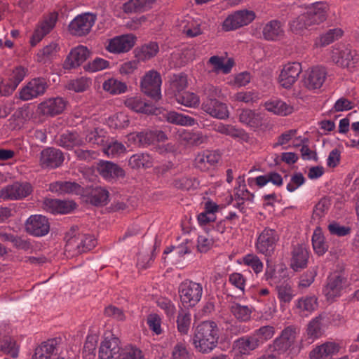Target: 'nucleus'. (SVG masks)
<instances>
[{
    "mask_svg": "<svg viewBox=\"0 0 359 359\" xmlns=\"http://www.w3.org/2000/svg\"><path fill=\"white\" fill-rule=\"evenodd\" d=\"M259 99L258 93L255 91H240L231 97V101L242 102L246 104L256 102Z\"/></svg>",
    "mask_w": 359,
    "mask_h": 359,
    "instance_id": "obj_59",
    "label": "nucleus"
},
{
    "mask_svg": "<svg viewBox=\"0 0 359 359\" xmlns=\"http://www.w3.org/2000/svg\"><path fill=\"white\" fill-rule=\"evenodd\" d=\"M302 72V65L299 62H288L283 67L278 81L283 88L290 89L297 81Z\"/></svg>",
    "mask_w": 359,
    "mask_h": 359,
    "instance_id": "obj_12",
    "label": "nucleus"
},
{
    "mask_svg": "<svg viewBox=\"0 0 359 359\" xmlns=\"http://www.w3.org/2000/svg\"><path fill=\"white\" fill-rule=\"evenodd\" d=\"M106 133L104 130L95 128L87 130L85 133V142L93 145H103L105 142Z\"/></svg>",
    "mask_w": 359,
    "mask_h": 359,
    "instance_id": "obj_50",
    "label": "nucleus"
},
{
    "mask_svg": "<svg viewBox=\"0 0 359 359\" xmlns=\"http://www.w3.org/2000/svg\"><path fill=\"white\" fill-rule=\"evenodd\" d=\"M158 50V45L155 42H151L142 46L139 50H136L135 57L138 60H147L154 57Z\"/></svg>",
    "mask_w": 359,
    "mask_h": 359,
    "instance_id": "obj_48",
    "label": "nucleus"
},
{
    "mask_svg": "<svg viewBox=\"0 0 359 359\" xmlns=\"http://www.w3.org/2000/svg\"><path fill=\"white\" fill-rule=\"evenodd\" d=\"M109 201V192L102 187H97L91 193L90 201L95 205H104Z\"/></svg>",
    "mask_w": 359,
    "mask_h": 359,
    "instance_id": "obj_58",
    "label": "nucleus"
},
{
    "mask_svg": "<svg viewBox=\"0 0 359 359\" xmlns=\"http://www.w3.org/2000/svg\"><path fill=\"white\" fill-rule=\"evenodd\" d=\"M57 339H51L36 348L32 359H65L58 355Z\"/></svg>",
    "mask_w": 359,
    "mask_h": 359,
    "instance_id": "obj_22",
    "label": "nucleus"
},
{
    "mask_svg": "<svg viewBox=\"0 0 359 359\" xmlns=\"http://www.w3.org/2000/svg\"><path fill=\"white\" fill-rule=\"evenodd\" d=\"M97 241L94 236L78 234L67 240L65 250L75 255L91 250L95 247Z\"/></svg>",
    "mask_w": 359,
    "mask_h": 359,
    "instance_id": "obj_5",
    "label": "nucleus"
},
{
    "mask_svg": "<svg viewBox=\"0 0 359 359\" xmlns=\"http://www.w3.org/2000/svg\"><path fill=\"white\" fill-rule=\"evenodd\" d=\"M80 188V185L74 182H55L50 184L49 189L52 192L62 194L77 193Z\"/></svg>",
    "mask_w": 359,
    "mask_h": 359,
    "instance_id": "obj_43",
    "label": "nucleus"
},
{
    "mask_svg": "<svg viewBox=\"0 0 359 359\" xmlns=\"http://www.w3.org/2000/svg\"><path fill=\"white\" fill-rule=\"evenodd\" d=\"M161 83L160 74L154 70H150L141 80L142 91L151 98L159 100L161 98Z\"/></svg>",
    "mask_w": 359,
    "mask_h": 359,
    "instance_id": "obj_9",
    "label": "nucleus"
},
{
    "mask_svg": "<svg viewBox=\"0 0 359 359\" xmlns=\"http://www.w3.org/2000/svg\"><path fill=\"white\" fill-rule=\"evenodd\" d=\"M191 324V314L190 313L182 310L177 316V330L182 334H187L189 330Z\"/></svg>",
    "mask_w": 359,
    "mask_h": 359,
    "instance_id": "obj_62",
    "label": "nucleus"
},
{
    "mask_svg": "<svg viewBox=\"0 0 359 359\" xmlns=\"http://www.w3.org/2000/svg\"><path fill=\"white\" fill-rule=\"evenodd\" d=\"M322 320L323 316L319 315L309 323L306 329V334L308 339H311L310 343H312L323 335Z\"/></svg>",
    "mask_w": 359,
    "mask_h": 359,
    "instance_id": "obj_44",
    "label": "nucleus"
},
{
    "mask_svg": "<svg viewBox=\"0 0 359 359\" xmlns=\"http://www.w3.org/2000/svg\"><path fill=\"white\" fill-rule=\"evenodd\" d=\"M57 144L63 148L72 149L74 147L83 145L84 140L76 132L67 131L60 136Z\"/></svg>",
    "mask_w": 359,
    "mask_h": 359,
    "instance_id": "obj_36",
    "label": "nucleus"
},
{
    "mask_svg": "<svg viewBox=\"0 0 359 359\" xmlns=\"http://www.w3.org/2000/svg\"><path fill=\"white\" fill-rule=\"evenodd\" d=\"M60 50L59 44L52 41L37 51L35 55V60L43 65L50 64L57 57Z\"/></svg>",
    "mask_w": 359,
    "mask_h": 359,
    "instance_id": "obj_28",
    "label": "nucleus"
},
{
    "mask_svg": "<svg viewBox=\"0 0 359 359\" xmlns=\"http://www.w3.org/2000/svg\"><path fill=\"white\" fill-rule=\"evenodd\" d=\"M118 359H144L142 351L134 346H127L123 349Z\"/></svg>",
    "mask_w": 359,
    "mask_h": 359,
    "instance_id": "obj_64",
    "label": "nucleus"
},
{
    "mask_svg": "<svg viewBox=\"0 0 359 359\" xmlns=\"http://www.w3.org/2000/svg\"><path fill=\"white\" fill-rule=\"evenodd\" d=\"M64 160V154L60 149L48 147L41 151L39 164L43 168L54 169L61 166Z\"/></svg>",
    "mask_w": 359,
    "mask_h": 359,
    "instance_id": "obj_14",
    "label": "nucleus"
},
{
    "mask_svg": "<svg viewBox=\"0 0 359 359\" xmlns=\"http://www.w3.org/2000/svg\"><path fill=\"white\" fill-rule=\"evenodd\" d=\"M220 160V155L216 151H205L198 154L195 158V165L201 170H206L215 165Z\"/></svg>",
    "mask_w": 359,
    "mask_h": 359,
    "instance_id": "obj_30",
    "label": "nucleus"
},
{
    "mask_svg": "<svg viewBox=\"0 0 359 359\" xmlns=\"http://www.w3.org/2000/svg\"><path fill=\"white\" fill-rule=\"evenodd\" d=\"M296 306L299 313H311L317 309V298L314 296L301 297L297 300Z\"/></svg>",
    "mask_w": 359,
    "mask_h": 359,
    "instance_id": "obj_49",
    "label": "nucleus"
},
{
    "mask_svg": "<svg viewBox=\"0 0 359 359\" xmlns=\"http://www.w3.org/2000/svg\"><path fill=\"white\" fill-rule=\"evenodd\" d=\"M66 101L60 97L48 99L39 104L38 109L41 114L55 116L61 114L66 107Z\"/></svg>",
    "mask_w": 359,
    "mask_h": 359,
    "instance_id": "obj_26",
    "label": "nucleus"
},
{
    "mask_svg": "<svg viewBox=\"0 0 359 359\" xmlns=\"http://www.w3.org/2000/svg\"><path fill=\"white\" fill-rule=\"evenodd\" d=\"M278 241V236L276 231L266 228L258 236L255 247L258 252L269 257L273 254Z\"/></svg>",
    "mask_w": 359,
    "mask_h": 359,
    "instance_id": "obj_11",
    "label": "nucleus"
},
{
    "mask_svg": "<svg viewBox=\"0 0 359 359\" xmlns=\"http://www.w3.org/2000/svg\"><path fill=\"white\" fill-rule=\"evenodd\" d=\"M174 186L184 190L196 189L199 186V182L195 177H182L174 181Z\"/></svg>",
    "mask_w": 359,
    "mask_h": 359,
    "instance_id": "obj_60",
    "label": "nucleus"
},
{
    "mask_svg": "<svg viewBox=\"0 0 359 359\" xmlns=\"http://www.w3.org/2000/svg\"><path fill=\"white\" fill-rule=\"evenodd\" d=\"M27 70L21 67H15L10 75L8 82L3 86L2 91L4 95L11 94L24 79L27 74Z\"/></svg>",
    "mask_w": 359,
    "mask_h": 359,
    "instance_id": "obj_32",
    "label": "nucleus"
},
{
    "mask_svg": "<svg viewBox=\"0 0 359 359\" xmlns=\"http://www.w3.org/2000/svg\"><path fill=\"white\" fill-rule=\"evenodd\" d=\"M121 353L119 339L113 334L105 337L100 346L99 358L117 359Z\"/></svg>",
    "mask_w": 359,
    "mask_h": 359,
    "instance_id": "obj_15",
    "label": "nucleus"
},
{
    "mask_svg": "<svg viewBox=\"0 0 359 359\" xmlns=\"http://www.w3.org/2000/svg\"><path fill=\"white\" fill-rule=\"evenodd\" d=\"M176 100L178 103L187 107H196L199 105L200 100L198 95L194 93L184 92L182 94H176Z\"/></svg>",
    "mask_w": 359,
    "mask_h": 359,
    "instance_id": "obj_56",
    "label": "nucleus"
},
{
    "mask_svg": "<svg viewBox=\"0 0 359 359\" xmlns=\"http://www.w3.org/2000/svg\"><path fill=\"white\" fill-rule=\"evenodd\" d=\"M128 164L133 169L147 168L152 166V158L148 154L138 153L130 156Z\"/></svg>",
    "mask_w": 359,
    "mask_h": 359,
    "instance_id": "obj_45",
    "label": "nucleus"
},
{
    "mask_svg": "<svg viewBox=\"0 0 359 359\" xmlns=\"http://www.w3.org/2000/svg\"><path fill=\"white\" fill-rule=\"evenodd\" d=\"M102 88L105 91L112 95L122 94L127 90L126 83L114 78L106 80L102 84Z\"/></svg>",
    "mask_w": 359,
    "mask_h": 359,
    "instance_id": "obj_47",
    "label": "nucleus"
},
{
    "mask_svg": "<svg viewBox=\"0 0 359 359\" xmlns=\"http://www.w3.org/2000/svg\"><path fill=\"white\" fill-rule=\"evenodd\" d=\"M208 65H211L212 71L216 74L223 73L224 74H229L233 66V61L231 59H228L225 62L223 57L214 55L210 57L208 61Z\"/></svg>",
    "mask_w": 359,
    "mask_h": 359,
    "instance_id": "obj_37",
    "label": "nucleus"
},
{
    "mask_svg": "<svg viewBox=\"0 0 359 359\" xmlns=\"http://www.w3.org/2000/svg\"><path fill=\"white\" fill-rule=\"evenodd\" d=\"M1 350L13 358H17L19 353V346L11 337L6 336L0 341Z\"/></svg>",
    "mask_w": 359,
    "mask_h": 359,
    "instance_id": "obj_53",
    "label": "nucleus"
},
{
    "mask_svg": "<svg viewBox=\"0 0 359 359\" xmlns=\"http://www.w3.org/2000/svg\"><path fill=\"white\" fill-rule=\"evenodd\" d=\"M238 120L244 126L257 130L264 126V115L256 110L243 109L238 114Z\"/></svg>",
    "mask_w": 359,
    "mask_h": 359,
    "instance_id": "obj_20",
    "label": "nucleus"
},
{
    "mask_svg": "<svg viewBox=\"0 0 359 359\" xmlns=\"http://www.w3.org/2000/svg\"><path fill=\"white\" fill-rule=\"evenodd\" d=\"M46 88L47 83L43 79H34L21 89L20 97L25 101L30 100L43 95Z\"/></svg>",
    "mask_w": 359,
    "mask_h": 359,
    "instance_id": "obj_19",
    "label": "nucleus"
},
{
    "mask_svg": "<svg viewBox=\"0 0 359 359\" xmlns=\"http://www.w3.org/2000/svg\"><path fill=\"white\" fill-rule=\"evenodd\" d=\"M57 13H50L38 22L30 38L31 46H36L45 36L53 29L57 20Z\"/></svg>",
    "mask_w": 359,
    "mask_h": 359,
    "instance_id": "obj_7",
    "label": "nucleus"
},
{
    "mask_svg": "<svg viewBox=\"0 0 359 359\" xmlns=\"http://www.w3.org/2000/svg\"><path fill=\"white\" fill-rule=\"evenodd\" d=\"M262 34L267 41H276L284 35L283 24L276 20L267 22L263 27Z\"/></svg>",
    "mask_w": 359,
    "mask_h": 359,
    "instance_id": "obj_33",
    "label": "nucleus"
},
{
    "mask_svg": "<svg viewBox=\"0 0 359 359\" xmlns=\"http://www.w3.org/2000/svg\"><path fill=\"white\" fill-rule=\"evenodd\" d=\"M136 39L132 34L114 37L109 41L107 50L113 53L128 52L135 46Z\"/></svg>",
    "mask_w": 359,
    "mask_h": 359,
    "instance_id": "obj_17",
    "label": "nucleus"
},
{
    "mask_svg": "<svg viewBox=\"0 0 359 359\" xmlns=\"http://www.w3.org/2000/svg\"><path fill=\"white\" fill-rule=\"evenodd\" d=\"M242 263L245 266L250 267L256 274H259L262 272L264 269L263 262L258 256L252 253L245 255L243 257Z\"/></svg>",
    "mask_w": 359,
    "mask_h": 359,
    "instance_id": "obj_57",
    "label": "nucleus"
},
{
    "mask_svg": "<svg viewBox=\"0 0 359 359\" xmlns=\"http://www.w3.org/2000/svg\"><path fill=\"white\" fill-rule=\"evenodd\" d=\"M312 244L314 252L318 255H324L328 250V245L320 229H316L312 236Z\"/></svg>",
    "mask_w": 359,
    "mask_h": 359,
    "instance_id": "obj_51",
    "label": "nucleus"
},
{
    "mask_svg": "<svg viewBox=\"0 0 359 359\" xmlns=\"http://www.w3.org/2000/svg\"><path fill=\"white\" fill-rule=\"evenodd\" d=\"M327 77L326 69L323 67L316 66L308 69L303 79L304 86L314 90L320 88Z\"/></svg>",
    "mask_w": 359,
    "mask_h": 359,
    "instance_id": "obj_13",
    "label": "nucleus"
},
{
    "mask_svg": "<svg viewBox=\"0 0 359 359\" xmlns=\"http://www.w3.org/2000/svg\"><path fill=\"white\" fill-rule=\"evenodd\" d=\"M200 20H191L183 28V32L189 37H196L203 33Z\"/></svg>",
    "mask_w": 359,
    "mask_h": 359,
    "instance_id": "obj_63",
    "label": "nucleus"
},
{
    "mask_svg": "<svg viewBox=\"0 0 359 359\" xmlns=\"http://www.w3.org/2000/svg\"><path fill=\"white\" fill-rule=\"evenodd\" d=\"M339 351V345L335 342H326L316 346L310 353L311 359H322L335 353Z\"/></svg>",
    "mask_w": 359,
    "mask_h": 359,
    "instance_id": "obj_34",
    "label": "nucleus"
},
{
    "mask_svg": "<svg viewBox=\"0 0 359 359\" xmlns=\"http://www.w3.org/2000/svg\"><path fill=\"white\" fill-rule=\"evenodd\" d=\"M255 13L249 10H240L229 15L223 22L222 27L225 32L235 30L251 23L255 18Z\"/></svg>",
    "mask_w": 359,
    "mask_h": 359,
    "instance_id": "obj_8",
    "label": "nucleus"
},
{
    "mask_svg": "<svg viewBox=\"0 0 359 359\" xmlns=\"http://www.w3.org/2000/svg\"><path fill=\"white\" fill-rule=\"evenodd\" d=\"M296 337V329L292 326H288L281 332L280 336L273 341L272 344L269 346V348L280 356V354L285 353L294 345Z\"/></svg>",
    "mask_w": 359,
    "mask_h": 359,
    "instance_id": "obj_6",
    "label": "nucleus"
},
{
    "mask_svg": "<svg viewBox=\"0 0 359 359\" xmlns=\"http://www.w3.org/2000/svg\"><path fill=\"white\" fill-rule=\"evenodd\" d=\"M254 181L259 188L264 187L269 182L276 187H281L283 184L282 176L276 172H269L265 175L257 176L254 179Z\"/></svg>",
    "mask_w": 359,
    "mask_h": 359,
    "instance_id": "obj_42",
    "label": "nucleus"
},
{
    "mask_svg": "<svg viewBox=\"0 0 359 359\" xmlns=\"http://www.w3.org/2000/svg\"><path fill=\"white\" fill-rule=\"evenodd\" d=\"M156 0H130L123 4L126 13L144 12L150 9Z\"/></svg>",
    "mask_w": 359,
    "mask_h": 359,
    "instance_id": "obj_40",
    "label": "nucleus"
},
{
    "mask_svg": "<svg viewBox=\"0 0 359 359\" xmlns=\"http://www.w3.org/2000/svg\"><path fill=\"white\" fill-rule=\"evenodd\" d=\"M269 112L278 116H287L294 111V107L280 99L269 100L263 104Z\"/></svg>",
    "mask_w": 359,
    "mask_h": 359,
    "instance_id": "obj_31",
    "label": "nucleus"
},
{
    "mask_svg": "<svg viewBox=\"0 0 359 359\" xmlns=\"http://www.w3.org/2000/svg\"><path fill=\"white\" fill-rule=\"evenodd\" d=\"M259 347V343L257 342L252 334L243 336L233 343V348L241 355H248Z\"/></svg>",
    "mask_w": 359,
    "mask_h": 359,
    "instance_id": "obj_29",
    "label": "nucleus"
},
{
    "mask_svg": "<svg viewBox=\"0 0 359 359\" xmlns=\"http://www.w3.org/2000/svg\"><path fill=\"white\" fill-rule=\"evenodd\" d=\"M33 191L28 182H15L0 189V198L4 201H18L29 196Z\"/></svg>",
    "mask_w": 359,
    "mask_h": 359,
    "instance_id": "obj_4",
    "label": "nucleus"
},
{
    "mask_svg": "<svg viewBox=\"0 0 359 359\" xmlns=\"http://www.w3.org/2000/svg\"><path fill=\"white\" fill-rule=\"evenodd\" d=\"M327 8V4L323 2H316L307 8L304 13L311 27L319 25L326 20Z\"/></svg>",
    "mask_w": 359,
    "mask_h": 359,
    "instance_id": "obj_25",
    "label": "nucleus"
},
{
    "mask_svg": "<svg viewBox=\"0 0 359 359\" xmlns=\"http://www.w3.org/2000/svg\"><path fill=\"white\" fill-rule=\"evenodd\" d=\"M219 329L213 321H203L195 330L192 344L197 351L202 353L211 352L218 344Z\"/></svg>",
    "mask_w": 359,
    "mask_h": 359,
    "instance_id": "obj_1",
    "label": "nucleus"
},
{
    "mask_svg": "<svg viewBox=\"0 0 359 359\" xmlns=\"http://www.w3.org/2000/svg\"><path fill=\"white\" fill-rule=\"evenodd\" d=\"M124 104L128 108L136 112L154 114L156 111V108L153 105L143 101L139 97H128L124 101Z\"/></svg>",
    "mask_w": 359,
    "mask_h": 359,
    "instance_id": "obj_35",
    "label": "nucleus"
},
{
    "mask_svg": "<svg viewBox=\"0 0 359 359\" xmlns=\"http://www.w3.org/2000/svg\"><path fill=\"white\" fill-rule=\"evenodd\" d=\"M231 311L235 318L241 321L246 322L250 320L252 308L239 304H234L231 307Z\"/></svg>",
    "mask_w": 359,
    "mask_h": 359,
    "instance_id": "obj_55",
    "label": "nucleus"
},
{
    "mask_svg": "<svg viewBox=\"0 0 359 359\" xmlns=\"http://www.w3.org/2000/svg\"><path fill=\"white\" fill-rule=\"evenodd\" d=\"M103 152L110 158L119 157L127 152L126 146L116 140H112L103 149Z\"/></svg>",
    "mask_w": 359,
    "mask_h": 359,
    "instance_id": "obj_54",
    "label": "nucleus"
},
{
    "mask_svg": "<svg viewBox=\"0 0 359 359\" xmlns=\"http://www.w3.org/2000/svg\"><path fill=\"white\" fill-rule=\"evenodd\" d=\"M213 130L222 135H229L233 138H244L246 133L243 129L238 128L234 126L218 123L213 126Z\"/></svg>",
    "mask_w": 359,
    "mask_h": 359,
    "instance_id": "obj_41",
    "label": "nucleus"
},
{
    "mask_svg": "<svg viewBox=\"0 0 359 359\" xmlns=\"http://www.w3.org/2000/svg\"><path fill=\"white\" fill-rule=\"evenodd\" d=\"M203 110L214 118L224 120L229 118V111L226 104L215 98H208L202 104Z\"/></svg>",
    "mask_w": 359,
    "mask_h": 359,
    "instance_id": "obj_23",
    "label": "nucleus"
},
{
    "mask_svg": "<svg viewBox=\"0 0 359 359\" xmlns=\"http://www.w3.org/2000/svg\"><path fill=\"white\" fill-rule=\"evenodd\" d=\"M347 285L344 277L339 274H332L327 278L326 285L323 288V294L327 300H334L339 297Z\"/></svg>",
    "mask_w": 359,
    "mask_h": 359,
    "instance_id": "obj_16",
    "label": "nucleus"
},
{
    "mask_svg": "<svg viewBox=\"0 0 359 359\" xmlns=\"http://www.w3.org/2000/svg\"><path fill=\"white\" fill-rule=\"evenodd\" d=\"M130 121L128 116L123 113H117L108 119V125L114 128H124L129 125Z\"/></svg>",
    "mask_w": 359,
    "mask_h": 359,
    "instance_id": "obj_61",
    "label": "nucleus"
},
{
    "mask_svg": "<svg viewBox=\"0 0 359 359\" xmlns=\"http://www.w3.org/2000/svg\"><path fill=\"white\" fill-rule=\"evenodd\" d=\"M275 333L276 330L273 326L264 325L256 329L252 334L260 346L272 339Z\"/></svg>",
    "mask_w": 359,
    "mask_h": 359,
    "instance_id": "obj_46",
    "label": "nucleus"
},
{
    "mask_svg": "<svg viewBox=\"0 0 359 359\" xmlns=\"http://www.w3.org/2000/svg\"><path fill=\"white\" fill-rule=\"evenodd\" d=\"M309 251L304 245H297L292 248L290 266L294 271H299L307 266Z\"/></svg>",
    "mask_w": 359,
    "mask_h": 359,
    "instance_id": "obj_21",
    "label": "nucleus"
},
{
    "mask_svg": "<svg viewBox=\"0 0 359 359\" xmlns=\"http://www.w3.org/2000/svg\"><path fill=\"white\" fill-rule=\"evenodd\" d=\"M343 33V30L340 28L330 29L325 33L320 35L315 40L314 45L317 48L326 46L341 37Z\"/></svg>",
    "mask_w": 359,
    "mask_h": 359,
    "instance_id": "obj_39",
    "label": "nucleus"
},
{
    "mask_svg": "<svg viewBox=\"0 0 359 359\" xmlns=\"http://www.w3.org/2000/svg\"><path fill=\"white\" fill-rule=\"evenodd\" d=\"M165 117L169 123L173 124L191 126L195 123L194 118L174 111L167 112Z\"/></svg>",
    "mask_w": 359,
    "mask_h": 359,
    "instance_id": "obj_52",
    "label": "nucleus"
},
{
    "mask_svg": "<svg viewBox=\"0 0 359 359\" xmlns=\"http://www.w3.org/2000/svg\"><path fill=\"white\" fill-rule=\"evenodd\" d=\"M276 291L280 307L289 304L294 297V291L290 283L285 281L276 285Z\"/></svg>",
    "mask_w": 359,
    "mask_h": 359,
    "instance_id": "obj_38",
    "label": "nucleus"
},
{
    "mask_svg": "<svg viewBox=\"0 0 359 359\" xmlns=\"http://www.w3.org/2000/svg\"><path fill=\"white\" fill-rule=\"evenodd\" d=\"M88 49L83 46H79L73 48L64 62L63 67L66 69H71L80 66L89 57Z\"/></svg>",
    "mask_w": 359,
    "mask_h": 359,
    "instance_id": "obj_24",
    "label": "nucleus"
},
{
    "mask_svg": "<svg viewBox=\"0 0 359 359\" xmlns=\"http://www.w3.org/2000/svg\"><path fill=\"white\" fill-rule=\"evenodd\" d=\"M25 226L27 231L35 236H45L50 229L48 219L41 215L30 216L26 222Z\"/></svg>",
    "mask_w": 359,
    "mask_h": 359,
    "instance_id": "obj_18",
    "label": "nucleus"
},
{
    "mask_svg": "<svg viewBox=\"0 0 359 359\" xmlns=\"http://www.w3.org/2000/svg\"><path fill=\"white\" fill-rule=\"evenodd\" d=\"M178 292L183 306L191 308L201 301L203 293V287L199 283L185 280L180 284Z\"/></svg>",
    "mask_w": 359,
    "mask_h": 359,
    "instance_id": "obj_2",
    "label": "nucleus"
},
{
    "mask_svg": "<svg viewBox=\"0 0 359 359\" xmlns=\"http://www.w3.org/2000/svg\"><path fill=\"white\" fill-rule=\"evenodd\" d=\"M97 170L104 179L109 181L125 175L124 170L119 165L107 161H100Z\"/></svg>",
    "mask_w": 359,
    "mask_h": 359,
    "instance_id": "obj_27",
    "label": "nucleus"
},
{
    "mask_svg": "<svg viewBox=\"0 0 359 359\" xmlns=\"http://www.w3.org/2000/svg\"><path fill=\"white\" fill-rule=\"evenodd\" d=\"M331 57L338 66L349 72L353 73L359 70V55L355 50L344 46L334 48Z\"/></svg>",
    "mask_w": 359,
    "mask_h": 359,
    "instance_id": "obj_3",
    "label": "nucleus"
},
{
    "mask_svg": "<svg viewBox=\"0 0 359 359\" xmlns=\"http://www.w3.org/2000/svg\"><path fill=\"white\" fill-rule=\"evenodd\" d=\"M96 20V15L90 13L78 15L70 22L69 31L74 36H86L90 32Z\"/></svg>",
    "mask_w": 359,
    "mask_h": 359,
    "instance_id": "obj_10",
    "label": "nucleus"
}]
</instances>
